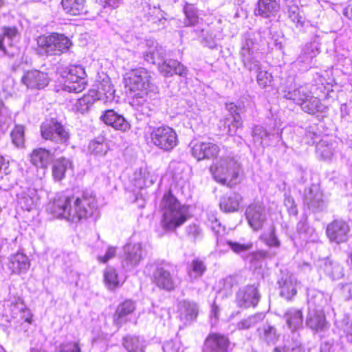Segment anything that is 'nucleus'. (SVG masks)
I'll list each match as a JSON object with an SVG mask.
<instances>
[{"label":"nucleus","mask_w":352,"mask_h":352,"mask_svg":"<svg viewBox=\"0 0 352 352\" xmlns=\"http://www.w3.org/2000/svg\"><path fill=\"white\" fill-rule=\"evenodd\" d=\"M48 209L55 217L76 223L93 215L97 209V202L95 195L88 191L83 192L80 197L59 195Z\"/></svg>","instance_id":"f257e3e1"},{"label":"nucleus","mask_w":352,"mask_h":352,"mask_svg":"<svg viewBox=\"0 0 352 352\" xmlns=\"http://www.w3.org/2000/svg\"><path fill=\"white\" fill-rule=\"evenodd\" d=\"M160 206L163 210L161 221L163 229L173 231L186 221L187 208L182 206L170 192L164 194Z\"/></svg>","instance_id":"f03ea898"},{"label":"nucleus","mask_w":352,"mask_h":352,"mask_svg":"<svg viewBox=\"0 0 352 352\" xmlns=\"http://www.w3.org/2000/svg\"><path fill=\"white\" fill-rule=\"evenodd\" d=\"M210 170L216 182L230 188L234 187L242 180L241 166L233 157L221 158Z\"/></svg>","instance_id":"7ed1b4c3"},{"label":"nucleus","mask_w":352,"mask_h":352,"mask_svg":"<svg viewBox=\"0 0 352 352\" xmlns=\"http://www.w3.org/2000/svg\"><path fill=\"white\" fill-rule=\"evenodd\" d=\"M151 78L150 73L145 68L133 69L126 74V87L134 98L144 100L151 85Z\"/></svg>","instance_id":"20e7f679"},{"label":"nucleus","mask_w":352,"mask_h":352,"mask_svg":"<svg viewBox=\"0 0 352 352\" xmlns=\"http://www.w3.org/2000/svg\"><path fill=\"white\" fill-rule=\"evenodd\" d=\"M39 53L50 56H60L67 52L72 45L71 40L63 34L52 33L40 36L37 38Z\"/></svg>","instance_id":"39448f33"},{"label":"nucleus","mask_w":352,"mask_h":352,"mask_svg":"<svg viewBox=\"0 0 352 352\" xmlns=\"http://www.w3.org/2000/svg\"><path fill=\"white\" fill-rule=\"evenodd\" d=\"M60 73L65 79L63 90L79 93L85 89L87 85V74L82 65H70L63 68Z\"/></svg>","instance_id":"423d86ee"},{"label":"nucleus","mask_w":352,"mask_h":352,"mask_svg":"<svg viewBox=\"0 0 352 352\" xmlns=\"http://www.w3.org/2000/svg\"><path fill=\"white\" fill-rule=\"evenodd\" d=\"M18 30L15 27H3L0 32V56L13 57L19 53L17 45Z\"/></svg>","instance_id":"0eeeda50"},{"label":"nucleus","mask_w":352,"mask_h":352,"mask_svg":"<svg viewBox=\"0 0 352 352\" xmlns=\"http://www.w3.org/2000/svg\"><path fill=\"white\" fill-rule=\"evenodd\" d=\"M151 137L156 146L166 152L170 151L178 142L175 130L168 126L154 129L151 132Z\"/></svg>","instance_id":"6e6552de"},{"label":"nucleus","mask_w":352,"mask_h":352,"mask_svg":"<svg viewBox=\"0 0 352 352\" xmlns=\"http://www.w3.org/2000/svg\"><path fill=\"white\" fill-rule=\"evenodd\" d=\"M153 282L160 289L170 292L176 288L179 280L173 267L164 265L156 268L153 274Z\"/></svg>","instance_id":"1a4fd4ad"},{"label":"nucleus","mask_w":352,"mask_h":352,"mask_svg":"<svg viewBox=\"0 0 352 352\" xmlns=\"http://www.w3.org/2000/svg\"><path fill=\"white\" fill-rule=\"evenodd\" d=\"M41 133L44 139L50 140L63 145L69 139V133L66 127L53 119L41 124Z\"/></svg>","instance_id":"9d476101"},{"label":"nucleus","mask_w":352,"mask_h":352,"mask_svg":"<svg viewBox=\"0 0 352 352\" xmlns=\"http://www.w3.org/2000/svg\"><path fill=\"white\" fill-rule=\"evenodd\" d=\"M245 217L248 225L254 231L261 230L267 221L265 206L260 201H254L248 205L245 208Z\"/></svg>","instance_id":"9b49d317"},{"label":"nucleus","mask_w":352,"mask_h":352,"mask_svg":"<svg viewBox=\"0 0 352 352\" xmlns=\"http://www.w3.org/2000/svg\"><path fill=\"white\" fill-rule=\"evenodd\" d=\"M281 132L282 131L275 126L266 129L262 126H256L252 131L254 144L258 148L269 146L273 141H279L281 139Z\"/></svg>","instance_id":"f8f14e48"},{"label":"nucleus","mask_w":352,"mask_h":352,"mask_svg":"<svg viewBox=\"0 0 352 352\" xmlns=\"http://www.w3.org/2000/svg\"><path fill=\"white\" fill-rule=\"evenodd\" d=\"M240 54L245 67L249 71L260 69V62L257 58L256 43L253 38L250 37L245 38L242 43Z\"/></svg>","instance_id":"ddd939ff"},{"label":"nucleus","mask_w":352,"mask_h":352,"mask_svg":"<svg viewBox=\"0 0 352 352\" xmlns=\"http://www.w3.org/2000/svg\"><path fill=\"white\" fill-rule=\"evenodd\" d=\"M124 258L123 267L130 270L139 265L146 256V252L141 243L127 244L124 247Z\"/></svg>","instance_id":"4468645a"},{"label":"nucleus","mask_w":352,"mask_h":352,"mask_svg":"<svg viewBox=\"0 0 352 352\" xmlns=\"http://www.w3.org/2000/svg\"><path fill=\"white\" fill-rule=\"evenodd\" d=\"M10 311L12 317L16 320V322L20 323L19 326L16 325V329L19 331L28 332L32 316L30 309L19 299L16 303L11 305Z\"/></svg>","instance_id":"2eb2a0df"},{"label":"nucleus","mask_w":352,"mask_h":352,"mask_svg":"<svg viewBox=\"0 0 352 352\" xmlns=\"http://www.w3.org/2000/svg\"><path fill=\"white\" fill-rule=\"evenodd\" d=\"M349 231V224L345 221L338 219L328 224L326 234L331 242L340 243L347 241Z\"/></svg>","instance_id":"dca6fc26"},{"label":"nucleus","mask_w":352,"mask_h":352,"mask_svg":"<svg viewBox=\"0 0 352 352\" xmlns=\"http://www.w3.org/2000/svg\"><path fill=\"white\" fill-rule=\"evenodd\" d=\"M49 82L47 74L36 69L26 71L21 77V82L31 89H43Z\"/></svg>","instance_id":"f3484780"},{"label":"nucleus","mask_w":352,"mask_h":352,"mask_svg":"<svg viewBox=\"0 0 352 352\" xmlns=\"http://www.w3.org/2000/svg\"><path fill=\"white\" fill-rule=\"evenodd\" d=\"M260 300V294L254 285H248L239 290L236 295V303L239 307H255Z\"/></svg>","instance_id":"a211bd4d"},{"label":"nucleus","mask_w":352,"mask_h":352,"mask_svg":"<svg viewBox=\"0 0 352 352\" xmlns=\"http://www.w3.org/2000/svg\"><path fill=\"white\" fill-rule=\"evenodd\" d=\"M319 53L320 43L316 40L311 41L305 45L295 64L299 66L301 70H307L311 67L314 58Z\"/></svg>","instance_id":"6ab92c4d"},{"label":"nucleus","mask_w":352,"mask_h":352,"mask_svg":"<svg viewBox=\"0 0 352 352\" xmlns=\"http://www.w3.org/2000/svg\"><path fill=\"white\" fill-rule=\"evenodd\" d=\"M144 45L145 47L142 52L144 60L148 63L160 65L166 56L165 50L156 41L152 40L146 41Z\"/></svg>","instance_id":"aec40b11"},{"label":"nucleus","mask_w":352,"mask_h":352,"mask_svg":"<svg viewBox=\"0 0 352 352\" xmlns=\"http://www.w3.org/2000/svg\"><path fill=\"white\" fill-rule=\"evenodd\" d=\"M304 203L314 212L322 211L327 206L322 192L315 186L305 190Z\"/></svg>","instance_id":"412c9836"},{"label":"nucleus","mask_w":352,"mask_h":352,"mask_svg":"<svg viewBox=\"0 0 352 352\" xmlns=\"http://www.w3.org/2000/svg\"><path fill=\"white\" fill-rule=\"evenodd\" d=\"M230 340L228 337L219 334L211 333L206 338L204 352H228Z\"/></svg>","instance_id":"4be33fe9"},{"label":"nucleus","mask_w":352,"mask_h":352,"mask_svg":"<svg viewBox=\"0 0 352 352\" xmlns=\"http://www.w3.org/2000/svg\"><path fill=\"white\" fill-rule=\"evenodd\" d=\"M100 118L105 124L111 126L116 130L126 131L130 128V124L125 118L113 109L103 111Z\"/></svg>","instance_id":"5701e85b"},{"label":"nucleus","mask_w":352,"mask_h":352,"mask_svg":"<svg viewBox=\"0 0 352 352\" xmlns=\"http://www.w3.org/2000/svg\"><path fill=\"white\" fill-rule=\"evenodd\" d=\"M178 309L179 318L185 324H189L195 320L199 314V306L192 300H183L179 302Z\"/></svg>","instance_id":"b1692460"},{"label":"nucleus","mask_w":352,"mask_h":352,"mask_svg":"<svg viewBox=\"0 0 352 352\" xmlns=\"http://www.w3.org/2000/svg\"><path fill=\"white\" fill-rule=\"evenodd\" d=\"M7 266L12 273L21 274L28 271L30 263L28 257L24 253L17 252L9 256Z\"/></svg>","instance_id":"393cba45"},{"label":"nucleus","mask_w":352,"mask_h":352,"mask_svg":"<svg viewBox=\"0 0 352 352\" xmlns=\"http://www.w3.org/2000/svg\"><path fill=\"white\" fill-rule=\"evenodd\" d=\"M320 270L332 280H339L344 276L343 267L336 261L325 258L319 262Z\"/></svg>","instance_id":"a878e982"},{"label":"nucleus","mask_w":352,"mask_h":352,"mask_svg":"<svg viewBox=\"0 0 352 352\" xmlns=\"http://www.w3.org/2000/svg\"><path fill=\"white\" fill-rule=\"evenodd\" d=\"M278 284L280 289V296L287 300H290L296 294L297 280L294 275L288 273L283 274Z\"/></svg>","instance_id":"bb28decb"},{"label":"nucleus","mask_w":352,"mask_h":352,"mask_svg":"<svg viewBox=\"0 0 352 352\" xmlns=\"http://www.w3.org/2000/svg\"><path fill=\"white\" fill-rule=\"evenodd\" d=\"M306 325L315 332L322 331L328 328L324 311L309 310L307 318Z\"/></svg>","instance_id":"cd10ccee"},{"label":"nucleus","mask_w":352,"mask_h":352,"mask_svg":"<svg viewBox=\"0 0 352 352\" xmlns=\"http://www.w3.org/2000/svg\"><path fill=\"white\" fill-rule=\"evenodd\" d=\"M331 301V296L320 291H310L308 293V309L324 311V309Z\"/></svg>","instance_id":"c85d7f7f"},{"label":"nucleus","mask_w":352,"mask_h":352,"mask_svg":"<svg viewBox=\"0 0 352 352\" xmlns=\"http://www.w3.org/2000/svg\"><path fill=\"white\" fill-rule=\"evenodd\" d=\"M280 9L276 0H258L254 9V14L263 18L275 16Z\"/></svg>","instance_id":"c756f323"},{"label":"nucleus","mask_w":352,"mask_h":352,"mask_svg":"<svg viewBox=\"0 0 352 352\" xmlns=\"http://www.w3.org/2000/svg\"><path fill=\"white\" fill-rule=\"evenodd\" d=\"M283 318L288 328L292 331V335L302 327L303 314L300 309L289 308L285 312Z\"/></svg>","instance_id":"7c9ffc66"},{"label":"nucleus","mask_w":352,"mask_h":352,"mask_svg":"<svg viewBox=\"0 0 352 352\" xmlns=\"http://www.w3.org/2000/svg\"><path fill=\"white\" fill-rule=\"evenodd\" d=\"M135 309V302L126 300L120 304L113 315V323L120 328L122 324L126 322V317L131 314Z\"/></svg>","instance_id":"2f4dec72"},{"label":"nucleus","mask_w":352,"mask_h":352,"mask_svg":"<svg viewBox=\"0 0 352 352\" xmlns=\"http://www.w3.org/2000/svg\"><path fill=\"white\" fill-rule=\"evenodd\" d=\"M160 72L165 76H171L177 74L181 76H186L187 68L176 60L169 59L163 60L159 65Z\"/></svg>","instance_id":"473e14b6"},{"label":"nucleus","mask_w":352,"mask_h":352,"mask_svg":"<svg viewBox=\"0 0 352 352\" xmlns=\"http://www.w3.org/2000/svg\"><path fill=\"white\" fill-rule=\"evenodd\" d=\"M311 95L310 85L305 84L299 85L294 89L288 88L285 91L284 97L289 100H294L297 104L300 105L304 100Z\"/></svg>","instance_id":"72a5a7b5"},{"label":"nucleus","mask_w":352,"mask_h":352,"mask_svg":"<svg viewBox=\"0 0 352 352\" xmlns=\"http://www.w3.org/2000/svg\"><path fill=\"white\" fill-rule=\"evenodd\" d=\"M242 201L243 197L241 195L233 192L230 194L224 195L221 197L219 206L221 210L225 212H234L238 211Z\"/></svg>","instance_id":"f704fd0d"},{"label":"nucleus","mask_w":352,"mask_h":352,"mask_svg":"<svg viewBox=\"0 0 352 352\" xmlns=\"http://www.w3.org/2000/svg\"><path fill=\"white\" fill-rule=\"evenodd\" d=\"M38 201L37 191L34 188H27L18 195V202L21 208L30 211L36 208Z\"/></svg>","instance_id":"c9c22d12"},{"label":"nucleus","mask_w":352,"mask_h":352,"mask_svg":"<svg viewBox=\"0 0 352 352\" xmlns=\"http://www.w3.org/2000/svg\"><path fill=\"white\" fill-rule=\"evenodd\" d=\"M190 146L192 154H218L221 151L219 145L212 142H191Z\"/></svg>","instance_id":"e433bc0d"},{"label":"nucleus","mask_w":352,"mask_h":352,"mask_svg":"<svg viewBox=\"0 0 352 352\" xmlns=\"http://www.w3.org/2000/svg\"><path fill=\"white\" fill-rule=\"evenodd\" d=\"M61 5L65 13L76 16L86 13V0H62Z\"/></svg>","instance_id":"4c0bfd02"},{"label":"nucleus","mask_w":352,"mask_h":352,"mask_svg":"<svg viewBox=\"0 0 352 352\" xmlns=\"http://www.w3.org/2000/svg\"><path fill=\"white\" fill-rule=\"evenodd\" d=\"M72 167V162L69 160L61 157L56 160L52 166V175L54 179L60 182L65 177V172Z\"/></svg>","instance_id":"58836bf2"},{"label":"nucleus","mask_w":352,"mask_h":352,"mask_svg":"<svg viewBox=\"0 0 352 352\" xmlns=\"http://www.w3.org/2000/svg\"><path fill=\"white\" fill-rule=\"evenodd\" d=\"M273 352H304L301 342L299 339V335L296 333H294L285 340L283 348L276 347Z\"/></svg>","instance_id":"ea45409f"},{"label":"nucleus","mask_w":352,"mask_h":352,"mask_svg":"<svg viewBox=\"0 0 352 352\" xmlns=\"http://www.w3.org/2000/svg\"><path fill=\"white\" fill-rule=\"evenodd\" d=\"M95 92L96 100H111L113 98L115 89L109 80H103L98 86L97 90L91 89Z\"/></svg>","instance_id":"a19ab883"},{"label":"nucleus","mask_w":352,"mask_h":352,"mask_svg":"<svg viewBox=\"0 0 352 352\" xmlns=\"http://www.w3.org/2000/svg\"><path fill=\"white\" fill-rule=\"evenodd\" d=\"M259 338L267 344H274L279 338L276 328L269 324H265L257 329Z\"/></svg>","instance_id":"79ce46f5"},{"label":"nucleus","mask_w":352,"mask_h":352,"mask_svg":"<svg viewBox=\"0 0 352 352\" xmlns=\"http://www.w3.org/2000/svg\"><path fill=\"white\" fill-rule=\"evenodd\" d=\"M144 4V16L148 21L156 23L157 22L161 23L163 20H166L164 13L160 9V6H151L148 3H145Z\"/></svg>","instance_id":"37998d69"},{"label":"nucleus","mask_w":352,"mask_h":352,"mask_svg":"<svg viewBox=\"0 0 352 352\" xmlns=\"http://www.w3.org/2000/svg\"><path fill=\"white\" fill-rule=\"evenodd\" d=\"M331 85L327 82L325 78L320 75L317 74L315 78V84L310 85L311 94L317 97H322L325 96L330 90H331Z\"/></svg>","instance_id":"c03bdc74"},{"label":"nucleus","mask_w":352,"mask_h":352,"mask_svg":"<svg viewBox=\"0 0 352 352\" xmlns=\"http://www.w3.org/2000/svg\"><path fill=\"white\" fill-rule=\"evenodd\" d=\"M300 107L303 111L309 114L322 112L324 109V105L321 103L320 99L312 94L302 102Z\"/></svg>","instance_id":"a18cd8bd"},{"label":"nucleus","mask_w":352,"mask_h":352,"mask_svg":"<svg viewBox=\"0 0 352 352\" xmlns=\"http://www.w3.org/2000/svg\"><path fill=\"white\" fill-rule=\"evenodd\" d=\"M94 91L89 90L87 94L84 95L76 102L74 109L77 112L84 113L96 101V96Z\"/></svg>","instance_id":"49530a36"},{"label":"nucleus","mask_w":352,"mask_h":352,"mask_svg":"<svg viewBox=\"0 0 352 352\" xmlns=\"http://www.w3.org/2000/svg\"><path fill=\"white\" fill-rule=\"evenodd\" d=\"M122 345L128 352H144V342L135 336H128L124 337Z\"/></svg>","instance_id":"de8ad7c7"},{"label":"nucleus","mask_w":352,"mask_h":352,"mask_svg":"<svg viewBox=\"0 0 352 352\" xmlns=\"http://www.w3.org/2000/svg\"><path fill=\"white\" fill-rule=\"evenodd\" d=\"M288 17L294 23L297 28L301 29L306 23L300 8L296 5L289 6L287 8Z\"/></svg>","instance_id":"09e8293b"},{"label":"nucleus","mask_w":352,"mask_h":352,"mask_svg":"<svg viewBox=\"0 0 352 352\" xmlns=\"http://www.w3.org/2000/svg\"><path fill=\"white\" fill-rule=\"evenodd\" d=\"M206 270V265L202 260L195 258L192 260L188 269V273L191 279L201 277Z\"/></svg>","instance_id":"8fccbe9b"},{"label":"nucleus","mask_w":352,"mask_h":352,"mask_svg":"<svg viewBox=\"0 0 352 352\" xmlns=\"http://www.w3.org/2000/svg\"><path fill=\"white\" fill-rule=\"evenodd\" d=\"M265 314L263 313H258L255 315L250 316L245 319H243L239 322L236 325V328L239 330H245L251 327H254L258 322L263 320Z\"/></svg>","instance_id":"3c124183"},{"label":"nucleus","mask_w":352,"mask_h":352,"mask_svg":"<svg viewBox=\"0 0 352 352\" xmlns=\"http://www.w3.org/2000/svg\"><path fill=\"white\" fill-rule=\"evenodd\" d=\"M25 129L22 125H16L11 131V139L13 145L16 148H23L25 144Z\"/></svg>","instance_id":"603ef678"},{"label":"nucleus","mask_w":352,"mask_h":352,"mask_svg":"<svg viewBox=\"0 0 352 352\" xmlns=\"http://www.w3.org/2000/svg\"><path fill=\"white\" fill-rule=\"evenodd\" d=\"M89 151L91 154H107V145L104 138L91 140L89 144Z\"/></svg>","instance_id":"864d4df0"},{"label":"nucleus","mask_w":352,"mask_h":352,"mask_svg":"<svg viewBox=\"0 0 352 352\" xmlns=\"http://www.w3.org/2000/svg\"><path fill=\"white\" fill-rule=\"evenodd\" d=\"M104 278L106 285L109 289H113L119 285L118 274L112 267H107L104 272Z\"/></svg>","instance_id":"5fc2aeb1"},{"label":"nucleus","mask_w":352,"mask_h":352,"mask_svg":"<svg viewBox=\"0 0 352 352\" xmlns=\"http://www.w3.org/2000/svg\"><path fill=\"white\" fill-rule=\"evenodd\" d=\"M187 25H195L198 23L199 17L197 14V9L192 4L186 3L184 8Z\"/></svg>","instance_id":"6e6d98bb"},{"label":"nucleus","mask_w":352,"mask_h":352,"mask_svg":"<svg viewBox=\"0 0 352 352\" xmlns=\"http://www.w3.org/2000/svg\"><path fill=\"white\" fill-rule=\"evenodd\" d=\"M254 71L258 72L256 80L260 87L265 88L271 85L273 80V76L271 73L266 70H263L261 65L259 69Z\"/></svg>","instance_id":"4d7b16f0"},{"label":"nucleus","mask_w":352,"mask_h":352,"mask_svg":"<svg viewBox=\"0 0 352 352\" xmlns=\"http://www.w3.org/2000/svg\"><path fill=\"white\" fill-rule=\"evenodd\" d=\"M260 239L269 247L279 248L280 245V241L277 238L274 228L270 233L262 234Z\"/></svg>","instance_id":"13d9d810"},{"label":"nucleus","mask_w":352,"mask_h":352,"mask_svg":"<svg viewBox=\"0 0 352 352\" xmlns=\"http://www.w3.org/2000/svg\"><path fill=\"white\" fill-rule=\"evenodd\" d=\"M243 126V121L240 115L234 116V118H229V125L228 129V134L230 135H234L239 129Z\"/></svg>","instance_id":"bf43d9fd"},{"label":"nucleus","mask_w":352,"mask_h":352,"mask_svg":"<svg viewBox=\"0 0 352 352\" xmlns=\"http://www.w3.org/2000/svg\"><path fill=\"white\" fill-rule=\"evenodd\" d=\"M187 236L190 238L193 241L202 238L203 233L199 226L197 224H190L186 228Z\"/></svg>","instance_id":"052dcab7"},{"label":"nucleus","mask_w":352,"mask_h":352,"mask_svg":"<svg viewBox=\"0 0 352 352\" xmlns=\"http://www.w3.org/2000/svg\"><path fill=\"white\" fill-rule=\"evenodd\" d=\"M164 352H183L182 346L178 339L170 340L163 345Z\"/></svg>","instance_id":"680f3d73"},{"label":"nucleus","mask_w":352,"mask_h":352,"mask_svg":"<svg viewBox=\"0 0 352 352\" xmlns=\"http://www.w3.org/2000/svg\"><path fill=\"white\" fill-rule=\"evenodd\" d=\"M33 165L38 168H45L50 164V155H30Z\"/></svg>","instance_id":"e2e57ef3"},{"label":"nucleus","mask_w":352,"mask_h":352,"mask_svg":"<svg viewBox=\"0 0 352 352\" xmlns=\"http://www.w3.org/2000/svg\"><path fill=\"white\" fill-rule=\"evenodd\" d=\"M228 244L230 249L237 254L248 252L253 247V244L251 242L242 244L237 242L228 241Z\"/></svg>","instance_id":"0e129e2a"},{"label":"nucleus","mask_w":352,"mask_h":352,"mask_svg":"<svg viewBox=\"0 0 352 352\" xmlns=\"http://www.w3.org/2000/svg\"><path fill=\"white\" fill-rule=\"evenodd\" d=\"M56 352H81V351L77 342H71L60 344Z\"/></svg>","instance_id":"69168bd1"},{"label":"nucleus","mask_w":352,"mask_h":352,"mask_svg":"<svg viewBox=\"0 0 352 352\" xmlns=\"http://www.w3.org/2000/svg\"><path fill=\"white\" fill-rule=\"evenodd\" d=\"M284 204L287 208L290 213H293L294 214L297 213L296 204L293 197L289 195H285Z\"/></svg>","instance_id":"338daca9"},{"label":"nucleus","mask_w":352,"mask_h":352,"mask_svg":"<svg viewBox=\"0 0 352 352\" xmlns=\"http://www.w3.org/2000/svg\"><path fill=\"white\" fill-rule=\"evenodd\" d=\"M10 173L9 161L6 160L3 155H0V178Z\"/></svg>","instance_id":"774afa93"}]
</instances>
